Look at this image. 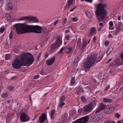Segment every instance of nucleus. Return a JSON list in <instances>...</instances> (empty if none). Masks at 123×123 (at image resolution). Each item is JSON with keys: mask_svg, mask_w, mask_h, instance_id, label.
Here are the masks:
<instances>
[{"mask_svg": "<svg viewBox=\"0 0 123 123\" xmlns=\"http://www.w3.org/2000/svg\"><path fill=\"white\" fill-rule=\"evenodd\" d=\"M87 44L86 42V40H84L83 41V43L82 44V48L84 49V48L86 46Z\"/></svg>", "mask_w": 123, "mask_h": 123, "instance_id": "nucleus-20", "label": "nucleus"}, {"mask_svg": "<svg viewBox=\"0 0 123 123\" xmlns=\"http://www.w3.org/2000/svg\"><path fill=\"white\" fill-rule=\"evenodd\" d=\"M63 50L64 51V48H62L61 49L60 52H58V53H62Z\"/></svg>", "mask_w": 123, "mask_h": 123, "instance_id": "nucleus-36", "label": "nucleus"}, {"mask_svg": "<svg viewBox=\"0 0 123 123\" xmlns=\"http://www.w3.org/2000/svg\"><path fill=\"white\" fill-rule=\"evenodd\" d=\"M67 113H65L62 115L61 116V121L62 122H65L67 120Z\"/></svg>", "mask_w": 123, "mask_h": 123, "instance_id": "nucleus-16", "label": "nucleus"}, {"mask_svg": "<svg viewBox=\"0 0 123 123\" xmlns=\"http://www.w3.org/2000/svg\"><path fill=\"white\" fill-rule=\"evenodd\" d=\"M14 51H15V53H16L19 54L20 53L19 50H17L16 49H15Z\"/></svg>", "mask_w": 123, "mask_h": 123, "instance_id": "nucleus-39", "label": "nucleus"}, {"mask_svg": "<svg viewBox=\"0 0 123 123\" xmlns=\"http://www.w3.org/2000/svg\"><path fill=\"white\" fill-rule=\"evenodd\" d=\"M105 105L104 104H100L99 108L97 111L96 112H99L100 111L103 110L105 108Z\"/></svg>", "mask_w": 123, "mask_h": 123, "instance_id": "nucleus-17", "label": "nucleus"}, {"mask_svg": "<svg viewBox=\"0 0 123 123\" xmlns=\"http://www.w3.org/2000/svg\"><path fill=\"white\" fill-rule=\"evenodd\" d=\"M62 44V41L60 37H58L57 40V41L55 43L52 45L51 47V49L52 50H54L57 49Z\"/></svg>", "mask_w": 123, "mask_h": 123, "instance_id": "nucleus-7", "label": "nucleus"}, {"mask_svg": "<svg viewBox=\"0 0 123 123\" xmlns=\"http://www.w3.org/2000/svg\"><path fill=\"white\" fill-rule=\"evenodd\" d=\"M1 97L3 98H6L8 96V94L6 92L3 93L1 95Z\"/></svg>", "mask_w": 123, "mask_h": 123, "instance_id": "nucleus-21", "label": "nucleus"}, {"mask_svg": "<svg viewBox=\"0 0 123 123\" xmlns=\"http://www.w3.org/2000/svg\"><path fill=\"white\" fill-rule=\"evenodd\" d=\"M48 56V54H46L44 55V56L45 58L47 57Z\"/></svg>", "mask_w": 123, "mask_h": 123, "instance_id": "nucleus-63", "label": "nucleus"}, {"mask_svg": "<svg viewBox=\"0 0 123 123\" xmlns=\"http://www.w3.org/2000/svg\"><path fill=\"white\" fill-rule=\"evenodd\" d=\"M76 8V6H75L73 8V9H71L70 10V11L71 12H72V11H73Z\"/></svg>", "mask_w": 123, "mask_h": 123, "instance_id": "nucleus-58", "label": "nucleus"}, {"mask_svg": "<svg viewBox=\"0 0 123 123\" xmlns=\"http://www.w3.org/2000/svg\"><path fill=\"white\" fill-rule=\"evenodd\" d=\"M96 29L94 27H92L90 30V35L92 36L96 33Z\"/></svg>", "mask_w": 123, "mask_h": 123, "instance_id": "nucleus-13", "label": "nucleus"}, {"mask_svg": "<svg viewBox=\"0 0 123 123\" xmlns=\"http://www.w3.org/2000/svg\"><path fill=\"white\" fill-rule=\"evenodd\" d=\"M5 48L7 49L8 48V44L7 43H6L5 45Z\"/></svg>", "mask_w": 123, "mask_h": 123, "instance_id": "nucleus-40", "label": "nucleus"}, {"mask_svg": "<svg viewBox=\"0 0 123 123\" xmlns=\"http://www.w3.org/2000/svg\"><path fill=\"white\" fill-rule=\"evenodd\" d=\"M55 60V57L54 56L51 59L47 60L46 62L47 64L49 65H51L54 62Z\"/></svg>", "mask_w": 123, "mask_h": 123, "instance_id": "nucleus-15", "label": "nucleus"}, {"mask_svg": "<svg viewBox=\"0 0 123 123\" xmlns=\"http://www.w3.org/2000/svg\"><path fill=\"white\" fill-rule=\"evenodd\" d=\"M65 99V97L64 96H62L60 98V102H63Z\"/></svg>", "mask_w": 123, "mask_h": 123, "instance_id": "nucleus-28", "label": "nucleus"}, {"mask_svg": "<svg viewBox=\"0 0 123 123\" xmlns=\"http://www.w3.org/2000/svg\"><path fill=\"white\" fill-rule=\"evenodd\" d=\"M20 119L23 122H25L29 120L27 115L24 112H22L21 114Z\"/></svg>", "mask_w": 123, "mask_h": 123, "instance_id": "nucleus-8", "label": "nucleus"}, {"mask_svg": "<svg viewBox=\"0 0 123 123\" xmlns=\"http://www.w3.org/2000/svg\"><path fill=\"white\" fill-rule=\"evenodd\" d=\"M55 110L54 109H53L51 111L50 114L51 118L53 119L54 118V115L55 114Z\"/></svg>", "mask_w": 123, "mask_h": 123, "instance_id": "nucleus-18", "label": "nucleus"}, {"mask_svg": "<svg viewBox=\"0 0 123 123\" xmlns=\"http://www.w3.org/2000/svg\"><path fill=\"white\" fill-rule=\"evenodd\" d=\"M99 26H102V27L103 26V24L102 23H100L99 24Z\"/></svg>", "mask_w": 123, "mask_h": 123, "instance_id": "nucleus-62", "label": "nucleus"}, {"mask_svg": "<svg viewBox=\"0 0 123 123\" xmlns=\"http://www.w3.org/2000/svg\"><path fill=\"white\" fill-rule=\"evenodd\" d=\"M8 89L9 90H10V91H11L13 90L14 89V87L13 86H10L9 87H8Z\"/></svg>", "mask_w": 123, "mask_h": 123, "instance_id": "nucleus-32", "label": "nucleus"}, {"mask_svg": "<svg viewBox=\"0 0 123 123\" xmlns=\"http://www.w3.org/2000/svg\"><path fill=\"white\" fill-rule=\"evenodd\" d=\"M64 103L62 102V103H61V102H60V103L59 104L58 107L60 108H61L64 105Z\"/></svg>", "mask_w": 123, "mask_h": 123, "instance_id": "nucleus-29", "label": "nucleus"}, {"mask_svg": "<svg viewBox=\"0 0 123 123\" xmlns=\"http://www.w3.org/2000/svg\"><path fill=\"white\" fill-rule=\"evenodd\" d=\"M12 36H13L12 32V31H11V33L9 35V37L10 38V39H12Z\"/></svg>", "mask_w": 123, "mask_h": 123, "instance_id": "nucleus-34", "label": "nucleus"}, {"mask_svg": "<svg viewBox=\"0 0 123 123\" xmlns=\"http://www.w3.org/2000/svg\"><path fill=\"white\" fill-rule=\"evenodd\" d=\"M81 100L84 103H85L86 102V100L85 97L83 96H82L81 98Z\"/></svg>", "mask_w": 123, "mask_h": 123, "instance_id": "nucleus-25", "label": "nucleus"}, {"mask_svg": "<svg viewBox=\"0 0 123 123\" xmlns=\"http://www.w3.org/2000/svg\"><path fill=\"white\" fill-rule=\"evenodd\" d=\"M103 101L105 102H109V103H111L112 102V100L111 99L106 98H104L103 99Z\"/></svg>", "mask_w": 123, "mask_h": 123, "instance_id": "nucleus-22", "label": "nucleus"}, {"mask_svg": "<svg viewBox=\"0 0 123 123\" xmlns=\"http://www.w3.org/2000/svg\"><path fill=\"white\" fill-rule=\"evenodd\" d=\"M5 28H2L1 29H0V32L1 33L3 32L5 30Z\"/></svg>", "mask_w": 123, "mask_h": 123, "instance_id": "nucleus-37", "label": "nucleus"}, {"mask_svg": "<svg viewBox=\"0 0 123 123\" xmlns=\"http://www.w3.org/2000/svg\"><path fill=\"white\" fill-rule=\"evenodd\" d=\"M64 51H65L68 54L72 52V48L69 46H65L64 47Z\"/></svg>", "mask_w": 123, "mask_h": 123, "instance_id": "nucleus-12", "label": "nucleus"}, {"mask_svg": "<svg viewBox=\"0 0 123 123\" xmlns=\"http://www.w3.org/2000/svg\"><path fill=\"white\" fill-rule=\"evenodd\" d=\"M10 16V15L8 13H6V15H5V16L6 18H7V17H8Z\"/></svg>", "mask_w": 123, "mask_h": 123, "instance_id": "nucleus-42", "label": "nucleus"}, {"mask_svg": "<svg viewBox=\"0 0 123 123\" xmlns=\"http://www.w3.org/2000/svg\"><path fill=\"white\" fill-rule=\"evenodd\" d=\"M27 20L29 22L31 21H33L35 23H37L38 22V20L37 18H36L30 16H25L22 17L20 18L19 19V21L22 20Z\"/></svg>", "mask_w": 123, "mask_h": 123, "instance_id": "nucleus-6", "label": "nucleus"}, {"mask_svg": "<svg viewBox=\"0 0 123 123\" xmlns=\"http://www.w3.org/2000/svg\"><path fill=\"white\" fill-rule=\"evenodd\" d=\"M75 83V78L74 77H73L71 79V85H73Z\"/></svg>", "mask_w": 123, "mask_h": 123, "instance_id": "nucleus-23", "label": "nucleus"}, {"mask_svg": "<svg viewBox=\"0 0 123 123\" xmlns=\"http://www.w3.org/2000/svg\"><path fill=\"white\" fill-rule=\"evenodd\" d=\"M102 118L101 115H98L94 117L92 120V122H94L98 121L100 120Z\"/></svg>", "mask_w": 123, "mask_h": 123, "instance_id": "nucleus-14", "label": "nucleus"}, {"mask_svg": "<svg viewBox=\"0 0 123 123\" xmlns=\"http://www.w3.org/2000/svg\"><path fill=\"white\" fill-rule=\"evenodd\" d=\"M97 56L94 54H92L90 57H88L86 62L83 65V68L86 72L89 71L90 68L94 65Z\"/></svg>", "mask_w": 123, "mask_h": 123, "instance_id": "nucleus-3", "label": "nucleus"}, {"mask_svg": "<svg viewBox=\"0 0 123 123\" xmlns=\"http://www.w3.org/2000/svg\"><path fill=\"white\" fill-rule=\"evenodd\" d=\"M120 30L119 29H117V30H116V32H115V34L116 35H117V34L118 33L119 31Z\"/></svg>", "mask_w": 123, "mask_h": 123, "instance_id": "nucleus-46", "label": "nucleus"}, {"mask_svg": "<svg viewBox=\"0 0 123 123\" xmlns=\"http://www.w3.org/2000/svg\"><path fill=\"white\" fill-rule=\"evenodd\" d=\"M65 37L66 39L67 40L69 39V37L68 36H66Z\"/></svg>", "mask_w": 123, "mask_h": 123, "instance_id": "nucleus-56", "label": "nucleus"}, {"mask_svg": "<svg viewBox=\"0 0 123 123\" xmlns=\"http://www.w3.org/2000/svg\"><path fill=\"white\" fill-rule=\"evenodd\" d=\"M117 123H123V120H122L118 121Z\"/></svg>", "mask_w": 123, "mask_h": 123, "instance_id": "nucleus-52", "label": "nucleus"}, {"mask_svg": "<svg viewBox=\"0 0 123 123\" xmlns=\"http://www.w3.org/2000/svg\"><path fill=\"white\" fill-rule=\"evenodd\" d=\"M117 29H118L120 30H122V26L121 25H120H120H119Z\"/></svg>", "mask_w": 123, "mask_h": 123, "instance_id": "nucleus-49", "label": "nucleus"}, {"mask_svg": "<svg viewBox=\"0 0 123 123\" xmlns=\"http://www.w3.org/2000/svg\"><path fill=\"white\" fill-rule=\"evenodd\" d=\"M112 60V59L111 58L107 62V63L108 64Z\"/></svg>", "mask_w": 123, "mask_h": 123, "instance_id": "nucleus-57", "label": "nucleus"}, {"mask_svg": "<svg viewBox=\"0 0 123 123\" xmlns=\"http://www.w3.org/2000/svg\"><path fill=\"white\" fill-rule=\"evenodd\" d=\"M29 32H34L37 33H42L43 31L44 32V34L47 35L48 34V32L43 29V28L38 25H29Z\"/></svg>", "mask_w": 123, "mask_h": 123, "instance_id": "nucleus-5", "label": "nucleus"}, {"mask_svg": "<svg viewBox=\"0 0 123 123\" xmlns=\"http://www.w3.org/2000/svg\"><path fill=\"white\" fill-rule=\"evenodd\" d=\"M7 7L6 9L7 10H11L12 8V6L10 0H7Z\"/></svg>", "mask_w": 123, "mask_h": 123, "instance_id": "nucleus-10", "label": "nucleus"}, {"mask_svg": "<svg viewBox=\"0 0 123 123\" xmlns=\"http://www.w3.org/2000/svg\"><path fill=\"white\" fill-rule=\"evenodd\" d=\"M16 79V76H15L14 77H12L11 79V80H15Z\"/></svg>", "mask_w": 123, "mask_h": 123, "instance_id": "nucleus-50", "label": "nucleus"}, {"mask_svg": "<svg viewBox=\"0 0 123 123\" xmlns=\"http://www.w3.org/2000/svg\"><path fill=\"white\" fill-rule=\"evenodd\" d=\"M109 25L110 26H113V24L112 21H110L109 23Z\"/></svg>", "mask_w": 123, "mask_h": 123, "instance_id": "nucleus-41", "label": "nucleus"}, {"mask_svg": "<svg viewBox=\"0 0 123 123\" xmlns=\"http://www.w3.org/2000/svg\"><path fill=\"white\" fill-rule=\"evenodd\" d=\"M109 29L110 30H113L114 29V28L113 26H110L109 27Z\"/></svg>", "mask_w": 123, "mask_h": 123, "instance_id": "nucleus-43", "label": "nucleus"}, {"mask_svg": "<svg viewBox=\"0 0 123 123\" xmlns=\"http://www.w3.org/2000/svg\"><path fill=\"white\" fill-rule=\"evenodd\" d=\"M6 19L8 21L10 22L11 21V16H10L8 17H7Z\"/></svg>", "mask_w": 123, "mask_h": 123, "instance_id": "nucleus-33", "label": "nucleus"}, {"mask_svg": "<svg viewBox=\"0 0 123 123\" xmlns=\"http://www.w3.org/2000/svg\"><path fill=\"white\" fill-rule=\"evenodd\" d=\"M9 72L8 71H5L4 72V74H7Z\"/></svg>", "mask_w": 123, "mask_h": 123, "instance_id": "nucleus-60", "label": "nucleus"}, {"mask_svg": "<svg viewBox=\"0 0 123 123\" xmlns=\"http://www.w3.org/2000/svg\"><path fill=\"white\" fill-rule=\"evenodd\" d=\"M96 37L95 36L94 37L93 39V42H95V41H96Z\"/></svg>", "mask_w": 123, "mask_h": 123, "instance_id": "nucleus-51", "label": "nucleus"}, {"mask_svg": "<svg viewBox=\"0 0 123 123\" xmlns=\"http://www.w3.org/2000/svg\"><path fill=\"white\" fill-rule=\"evenodd\" d=\"M121 19V17L119 16H118L117 17V19L118 20H120Z\"/></svg>", "mask_w": 123, "mask_h": 123, "instance_id": "nucleus-64", "label": "nucleus"}, {"mask_svg": "<svg viewBox=\"0 0 123 123\" xmlns=\"http://www.w3.org/2000/svg\"><path fill=\"white\" fill-rule=\"evenodd\" d=\"M92 108L91 105L89 104L88 105H86L83 108L84 112H85L89 113L91 112Z\"/></svg>", "mask_w": 123, "mask_h": 123, "instance_id": "nucleus-9", "label": "nucleus"}, {"mask_svg": "<svg viewBox=\"0 0 123 123\" xmlns=\"http://www.w3.org/2000/svg\"><path fill=\"white\" fill-rule=\"evenodd\" d=\"M46 118V116L45 114L43 113L39 118V121L41 123H42L45 121Z\"/></svg>", "mask_w": 123, "mask_h": 123, "instance_id": "nucleus-11", "label": "nucleus"}, {"mask_svg": "<svg viewBox=\"0 0 123 123\" xmlns=\"http://www.w3.org/2000/svg\"><path fill=\"white\" fill-rule=\"evenodd\" d=\"M69 30H67L65 31V32L67 33H68L69 32Z\"/></svg>", "mask_w": 123, "mask_h": 123, "instance_id": "nucleus-59", "label": "nucleus"}, {"mask_svg": "<svg viewBox=\"0 0 123 123\" xmlns=\"http://www.w3.org/2000/svg\"><path fill=\"white\" fill-rule=\"evenodd\" d=\"M106 6V4L103 5L100 3L98 5L96 8L95 15L99 21L104 20L107 15L105 9Z\"/></svg>", "mask_w": 123, "mask_h": 123, "instance_id": "nucleus-2", "label": "nucleus"}, {"mask_svg": "<svg viewBox=\"0 0 123 123\" xmlns=\"http://www.w3.org/2000/svg\"><path fill=\"white\" fill-rule=\"evenodd\" d=\"M17 33L19 34H23L29 32V25L25 23L16 24L13 25Z\"/></svg>", "mask_w": 123, "mask_h": 123, "instance_id": "nucleus-4", "label": "nucleus"}, {"mask_svg": "<svg viewBox=\"0 0 123 123\" xmlns=\"http://www.w3.org/2000/svg\"><path fill=\"white\" fill-rule=\"evenodd\" d=\"M110 121V120H108L105 121L104 123H115V122L114 121L111 122Z\"/></svg>", "mask_w": 123, "mask_h": 123, "instance_id": "nucleus-26", "label": "nucleus"}, {"mask_svg": "<svg viewBox=\"0 0 123 123\" xmlns=\"http://www.w3.org/2000/svg\"><path fill=\"white\" fill-rule=\"evenodd\" d=\"M80 29L81 30H84L85 29V28L84 27V26L83 25H81L80 27Z\"/></svg>", "mask_w": 123, "mask_h": 123, "instance_id": "nucleus-38", "label": "nucleus"}, {"mask_svg": "<svg viewBox=\"0 0 123 123\" xmlns=\"http://www.w3.org/2000/svg\"><path fill=\"white\" fill-rule=\"evenodd\" d=\"M120 58L122 61L123 62V52L122 54L121 55Z\"/></svg>", "mask_w": 123, "mask_h": 123, "instance_id": "nucleus-48", "label": "nucleus"}, {"mask_svg": "<svg viewBox=\"0 0 123 123\" xmlns=\"http://www.w3.org/2000/svg\"><path fill=\"white\" fill-rule=\"evenodd\" d=\"M20 60L16 59L14 60L12 63L13 68L16 69H19L23 66H29L34 61V58L31 53H24L21 54L19 58Z\"/></svg>", "mask_w": 123, "mask_h": 123, "instance_id": "nucleus-1", "label": "nucleus"}, {"mask_svg": "<svg viewBox=\"0 0 123 123\" xmlns=\"http://www.w3.org/2000/svg\"><path fill=\"white\" fill-rule=\"evenodd\" d=\"M3 88L2 86H0V92H1L3 90Z\"/></svg>", "mask_w": 123, "mask_h": 123, "instance_id": "nucleus-54", "label": "nucleus"}, {"mask_svg": "<svg viewBox=\"0 0 123 123\" xmlns=\"http://www.w3.org/2000/svg\"><path fill=\"white\" fill-rule=\"evenodd\" d=\"M105 54V52H104L98 57L96 60L97 62H99L101 60Z\"/></svg>", "mask_w": 123, "mask_h": 123, "instance_id": "nucleus-19", "label": "nucleus"}, {"mask_svg": "<svg viewBox=\"0 0 123 123\" xmlns=\"http://www.w3.org/2000/svg\"><path fill=\"white\" fill-rule=\"evenodd\" d=\"M58 20H56L54 23V25H55L58 22Z\"/></svg>", "mask_w": 123, "mask_h": 123, "instance_id": "nucleus-55", "label": "nucleus"}, {"mask_svg": "<svg viewBox=\"0 0 123 123\" xmlns=\"http://www.w3.org/2000/svg\"><path fill=\"white\" fill-rule=\"evenodd\" d=\"M115 115L117 117V118H118L119 117H120V115L118 114L117 113H116L115 114Z\"/></svg>", "mask_w": 123, "mask_h": 123, "instance_id": "nucleus-44", "label": "nucleus"}, {"mask_svg": "<svg viewBox=\"0 0 123 123\" xmlns=\"http://www.w3.org/2000/svg\"><path fill=\"white\" fill-rule=\"evenodd\" d=\"M67 22V19L66 18H65L63 20V22H62V24L63 25H64L65 24L66 22Z\"/></svg>", "mask_w": 123, "mask_h": 123, "instance_id": "nucleus-35", "label": "nucleus"}, {"mask_svg": "<svg viewBox=\"0 0 123 123\" xmlns=\"http://www.w3.org/2000/svg\"><path fill=\"white\" fill-rule=\"evenodd\" d=\"M78 20V19L77 18L73 17L71 19V20L73 22L77 21Z\"/></svg>", "mask_w": 123, "mask_h": 123, "instance_id": "nucleus-30", "label": "nucleus"}, {"mask_svg": "<svg viewBox=\"0 0 123 123\" xmlns=\"http://www.w3.org/2000/svg\"><path fill=\"white\" fill-rule=\"evenodd\" d=\"M109 87H110L109 86H107L105 90L106 91L109 88Z\"/></svg>", "mask_w": 123, "mask_h": 123, "instance_id": "nucleus-61", "label": "nucleus"}, {"mask_svg": "<svg viewBox=\"0 0 123 123\" xmlns=\"http://www.w3.org/2000/svg\"><path fill=\"white\" fill-rule=\"evenodd\" d=\"M113 50V48H112V47L110 48H109L108 49L106 52L107 54H109Z\"/></svg>", "mask_w": 123, "mask_h": 123, "instance_id": "nucleus-24", "label": "nucleus"}, {"mask_svg": "<svg viewBox=\"0 0 123 123\" xmlns=\"http://www.w3.org/2000/svg\"><path fill=\"white\" fill-rule=\"evenodd\" d=\"M109 43L108 41H106L105 43V45L107 46L108 45Z\"/></svg>", "mask_w": 123, "mask_h": 123, "instance_id": "nucleus-45", "label": "nucleus"}, {"mask_svg": "<svg viewBox=\"0 0 123 123\" xmlns=\"http://www.w3.org/2000/svg\"><path fill=\"white\" fill-rule=\"evenodd\" d=\"M74 0H68V5L69 6L71 5V3Z\"/></svg>", "mask_w": 123, "mask_h": 123, "instance_id": "nucleus-27", "label": "nucleus"}, {"mask_svg": "<svg viewBox=\"0 0 123 123\" xmlns=\"http://www.w3.org/2000/svg\"><path fill=\"white\" fill-rule=\"evenodd\" d=\"M87 10H86L85 11V12L87 16L88 17V15H89V14H89V12H88V13H87Z\"/></svg>", "mask_w": 123, "mask_h": 123, "instance_id": "nucleus-53", "label": "nucleus"}, {"mask_svg": "<svg viewBox=\"0 0 123 123\" xmlns=\"http://www.w3.org/2000/svg\"><path fill=\"white\" fill-rule=\"evenodd\" d=\"M11 55H7L6 56L5 59L6 60H7L9 59H10V57Z\"/></svg>", "mask_w": 123, "mask_h": 123, "instance_id": "nucleus-31", "label": "nucleus"}, {"mask_svg": "<svg viewBox=\"0 0 123 123\" xmlns=\"http://www.w3.org/2000/svg\"><path fill=\"white\" fill-rule=\"evenodd\" d=\"M92 0H81V1H84L85 0L87 2H89L90 3H92Z\"/></svg>", "mask_w": 123, "mask_h": 123, "instance_id": "nucleus-47", "label": "nucleus"}]
</instances>
